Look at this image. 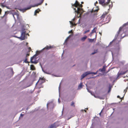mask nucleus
I'll return each mask as SVG.
<instances>
[{"label": "nucleus", "mask_w": 128, "mask_h": 128, "mask_svg": "<svg viewBox=\"0 0 128 128\" xmlns=\"http://www.w3.org/2000/svg\"><path fill=\"white\" fill-rule=\"evenodd\" d=\"M26 33L25 30L23 28H22L21 30V36L20 38L22 40H24L25 39Z\"/></svg>", "instance_id": "1"}, {"label": "nucleus", "mask_w": 128, "mask_h": 128, "mask_svg": "<svg viewBox=\"0 0 128 128\" xmlns=\"http://www.w3.org/2000/svg\"><path fill=\"white\" fill-rule=\"evenodd\" d=\"M38 54H36L34 55L31 58L30 62L32 63L36 64L38 63V62L36 60V56L38 55Z\"/></svg>", "instance_id": "2"}, {"label": "nucleus", "mask_w": 128, "mask_h": 128, "mask_svg": "<svg viewBox=\"0 0 128 128\" xmlns=\"http://www.w3.org/2000/svg\"><path fill=\"white\" fill-rule=\"evenodd\" d=\"M97 72L98 71H97L96 72H85L84 74H83L82 76V78H81V79L82 80L86 76L89 74H97Z\"/></svg>", "instance_id": "3"}, {"label": "nucleus", "mask_w": 128, "mask_h": 128, "mask_svg": "<svg viewBox=\"0 0 128 128\" xmlns=\"http://www.w3.org/2000/svg\"><path fill=\"white\" fill-rule=\"evenodd\" d=\"M72 6H74L75 7H77L78 6H79L80 8H81L82 6V5L81 4H80L79 2L77 1L76 0L75 2V3L74 4H72Z\"/></svg>", "instance_id": "4"}, {"label": "nucleus", "mask_w": 128, "mask_h": 128, "mask_svg": "<svg viewBox=\"0 0 128 128\" xmlns=\"http://www.w3.org/2000/svg\"><path fill=\"white\" fill-rule=\"evenodd\" d=\"M99 3L102 6H105L107 5V3L105 2L106 0H98Z\"/></svg>", "instance_id": "5"}, {"label": "nucleus", "mask_w": 128, "mask_h": 128, "mask_svg": "<svg viewBox=\"0 0 128 128\" xmlns=\"http://www.w3.org/2000/svg\"><path fill=\"white\" fill-rule=\"evenodd\" d=\"M77 9L76 10L75 8H74V10H75V12H76L78 14H80V11L81 10H82V9L80 8L79 7H76Z\"/></svg>", "instance_id": "6"}, {"label": "nucleus", "mask_w": 128, "mask_h": 128, "mask_svg": "<svg viewBox=\"0 0 128 128\" xmlns=\"http://www.w3.org/2000/svg\"><path fill=\"white\" fill-rule=\"evenodd\" d=\"M44 82V81L43 79V78H40L39 80L37 82L36 84V85H37L38 83L40 82V84Z\"/></svg>", "instance_id": "7"}, {"label": "nucleus", "mask_w": 128, "mask_h": 128, "mask_svg": "<svg viewBox=\"0 0 128 128\" xmlns=\"http://www.w3.org/2000/svg\"><path fill=\"white\" fill-rule=\"evenodd\" d=\"M53 48V47L51 46H47L46 47L43 49V50L46 49L47 50H48L52 48Z\"/></svg>", "instance_id": "8"}, {"label": "nucleus", "mask_w": 128, "mask_h": 128, "mask_svg": "<svg viewBox=\"0 0 128 128\" xmlns=\"http://www.w3.org/2000/svg\"><path fill=\"white\" fill-rule=\"evenodd\" d=\"M127 70H126L125 72L122 71L120 72V73L118 74V76H119L120 75H124L127 72Z\"/></svg>", "instance_id": "9"}, {"label": "nucleus", "mask_w": 128, "mask_h": 128, "mask_svg": "<svg viewBox=\"0 0 128 128\" xmlns=\"http://www.w3.org/2000/svg\"><path fill=\"white\" fill-rule=\"evenodd\" d=\"M108 12H105L101 16V18L102 19L104 18L105 16L107 15L108 14Z\"/></svg>", "instance_id": "10"}, {"label": "nucleus", "mask_w": 128, "mask_h": 128, "mask_svg": "<svg viewBox=\"0 0 128 128\" xmlns=\"http://www.w3.org/2000/svg\"><path fill=\"white\" fill-rule=\"evenodd\" d=\"M40 11V9H38L37 10H35V12H34V15L36 16V14L37 13H39V12Z\"/></svg>", "instance_id": "11"}, {"label": "nucleus", "mask_w": 128, "mask_h": 128, "mask_svg": "<svg viewBox=\"0 0 128 128\" xmlns=\"http://www.w3.org/2000/svg\"><path fill=\"white\" fill-rule=\"evenodd\" d=\"M87 36H84V37L82 38L81 39V40L82 41H84L87 38Z\"/></svg>", "instance_id": "12"}, {"label": "nucleus", "mask_w": 128, "mask_h": 128, "mask_svg": "<svg viewBox=\"0 0 128 128\" xmlns=\"http://www.w3.org/2000/svg\"><path fill=\"white\" fill-rule=\"evenodd\" d=\"M31 8V7L29 6L27 8H25L24 9H22L21 10H24L26 11L30 9V8Z\"/></svg>", "instance_id": "13"}, {"label": "nucleus", "mask_w": 128, "mask_h": 128, "mask_svg": "<svg viewBox=\"0 0 128 128\" xmlns=\"http://www.w3.org/2000/svg\"><path fill=\"white\" fill-rule=\"evenodd\" d=\"M30 68L32 70H34L35 69L34 66L33 65H31L30 66Z\"/></svg>", "instance_id": "14"}, {"label": "nucleus", "mask_w": 128, "mask_h": 128, "mask_svg": "<svg viewBox=\"0 0 128 128\" xmlns=\"http://www.w3.org/2000/svg\"><path fill=\"white\" fill-rule=\"evenodd\" d=\"M82 82L80 83L78 86V88H82Z\"/></svg>", "instance_id": "15"}, {"label": "nucleus", "mask_w": 128, "mask_h": 128, "mask_svg": "<svg viewBox=\"0 0 128 128\" xmlns=\"http://www.w3.org/2000/svg\"><path fill=\"white\" fill-rule=\"evenodd\" d=\"M98 9H96V10H94V9H92L91 11V12H97L98 11Z\"/></svg>", "instance_id": "16"}, {"label": "nucleus", "mask_w": 128, "mask_h": 128, "mask_svg": "<svg viewBox=\"0 0 128 128\" xmlns=\"http://www.w3.org/2000/svg\"><path fill=\"white\" fill-rule=\"evenodd\" d=\"M101 71L102 72H104L105 71V68L104 66L102 68L100 69Z\"/></svg>", "instance_id": "17"}, {"label": "nucleus", "mask_w": 128, "mask_h": 128, "mask_svg": "<svg viewBox=\"0 0 128 128\" xmlns=\"http://www.w3.org/2000/svg\"><path fill=\"white\" fill-rule=\"evenodd\" d=\"M43 2V1H42L41 3L35 4L34 6H37L39 5H41L42 3ZM33 7H34V6H33Z\"/></svg>", "instance_id": "18"}, {"label": "nucleus", "mask_w": 128, "mask_h": 128, "mask_svg": "<svg viewBox=\"0 0 128 128\" xmlns=\"http://www.w3.org/2000/svg\"><path fill=\"white\" fill-rule=\"evenodd\" d=\"M75 103L74 102H71V103L70 104V106H72L73 107L75 106Z\"/></svg>", "instance_id": "19"}, {"label": "nucleus", "mask_w": 128, "mask_h": 128, "mask_svg": "<svg viewBox=\"0 0 128 128\" xmlns=\"http://www.w3.org/2000/svg\"><path fill=\"white\" fill-rule=\"evenodd\" d=\"M56 127L54 126V124H52L49 127V128H56Z\"/></svg>", "instance_id": "20"}, {"label": "nucleus", "mask_w": 128, "mask_h": 128, "mask_svg": "<svg viewBox=\"0 0 128 128\" xmlns=\"http://www.w3.org/2000/svg\"><path fill=\"white\" fill-rule=\"evenodd\" d=\"M97 50H94V52L92 53L91 54L93 55V54H95L97 53Z\"/></svg>", "instance_id": "21"}, {"label": "nucleus", "mask_w": 128, "mask_h": 128, "mask_svg": "<svg viewBox=\"0 0 128 128\" xmlns=\"http://www.w3.org/2000/svg\"><path fill=\"white\" fill-rule=\"evenodd\" d=\"M88 40H89V42H93L94 40V39H88Z\"/></svg>", "instance_id": "22"}, {"label": "nucleus", "mask_w": 128, "mask_h": 128, "mask_svg": "<svg viewBox=\"0 0 128 128\" xmlns=\"http://www.w3.org/2000/svg\"><path fill=\"white\" fill-rule=\"evenodd\" d=\"M70 23L72 25V26H74L75 25H76L75 24L73 23L72 22L70 21Z\"/></svg>", "instance_id": "23"}, {"label": "nucleus", "mask_w": 128, "mask_h": 128, "mask_svg": "<svg viewBox=\"0 0 128 128\" xmlns=\"http://www.w3.org/2000/svg\"><path fill=\"white\" fill-rule=\"evenodd\" d=\"M128 89V86L126 87V89L124 90V92H125V94L126 93V92H127Z\"/></svg>", "instance_id": "24"}, {"label": "nucleus", "mask_w": 128, "mask_h": 128, "mask_svg": "<svg viewBox=\"0 0 128 128\" xmlns=\"http://www.w3.org/2000/svg\"><path fill=\"white\" fill-rule=\"evenodd\" d=\"M89 31H90L89 30H87L86 31L84 32V34H85L87 32H89Z\"/></svg>", "instance_id": "25"}, {"label": "nucleus", "mask_w": 128, "mask_h": 128, "mask_svg": "<svg viewBox=\"0 0 128 128\" xmlns=\"http://www.w3.org/2000/svg\"><path fill=\"white\" fill-rule=\"evenodd\" d=\"M69 38V37H68L66 39L65 41V42L66 43L67 42Z\"/></svg>", "instance_id": "26"}, {"label": "nucleus", "mask_w": 128, "mask_h": 128, "mask_svg": "<svg viewBox=\"0 0 128 128\" xmlns=\"http://www.w3.org/2000/svg\"><path fill=\"white\" fill-rule=\"evenodd\" d=\"M94 29L95 28H94V29L92 30V32L90 33L91 34L96 32L94 30Z\"/></svg>", "instance_id": "27"}, {"label": "nucleus", "mask_w": 128, "mask_h": 128, "mask_svg": "<svg viewBox=\"0 0 128 128\" xmlns=\"http://www.w3.org/2000/svg\"><path fill=\"white\" fill-rule=\"evenodd\" d=\"M110 0H107V2H106V3H107V5L109 3Z\"/></svg>", "instance_id": "28"}, {"label": "nucleus", "mask_w": 128, "mask_h": 128, "mask_svg": "<svg viewBox=\"0 0 128 128\" xmlns=\"http://www.w3.org/2000/svg\"><path fill=\"white\" fill-rule=\"evenodd\" d=\"M24 62L25 63H28V62H27V59L26 58L25 60H24Z\"/></svg>", "instance_id": "29"}, {"label": "nucleus", "mask_w": 128, "mask_h": 128, "mask_svg": "<svg viewBox=\"0 0 128 128\" xmlns=\"http://www.w3.org/2000/svg\"><path fill=\"white\" fill-rule=\"evenodd\" d=\"M8 13V12H5V14L7 15Z\"/></svg>", "instance_id": "30"}, {"label": "nucleus", "mask_w": 128, "mask_h": 128, "mask_svg": "<svg viewBox=\"0 0 128 128\" xmlns=\"http://www.w3.org/2000/svg\"><path fill=\"white\" fill-rule=\"evenodd\" d=\"M28 50H29V52H30L31 50V48L30 47H29L28 48Z\"/></svg>", "instance_id": "31"}, {"label": "nucleus", "mask_w": 128, "mask_h": 128, "mask_svg": "<svg viewBox=\"0 0 128 128\" xmlns=\"http://www.w3.org/2000/svg\"><path fill=\"white\" fill-rule=\"evenodd\" d=\"M84 111L85 112H86V110H81V111H82L83 112H84Z\"/></svg>", "instance_id": "32"}, {"label": "nucleus", "mask_w": 128, "mask_h": 128, "mask_svg": "<svg viewBox=\"0 0 128 128\" xmlns=\"http://www.w3.org/2000/svg\"><path fill=\"white\" fill-rule=\"evenodd\" d=\"M72 30H71L70 31H69V32H68V33H72Z\"/></svg>", "instance_id": "33"}, {"label": "nucleus", "mask_w": 128, "mask_h": 128, "mask_svg": "<svg viewBox=\"0 0 128 128\" xmlns=\"http://www.w3.org/2000/svg\"><path fill=\"white\" fill-rule=\"evenodd\" d=\"M30 55L29 54H26V56H29Z\"/></svg>", "instance_id": "34"}, {"label": "nucleus", "mask_w": 128, "mask_h": 128, "mask_svg": "<svg viewBox=\"0 0 128 128\" xmlns=\"http://www.w3.org/2000/svg\"><path fill=\"white\" fill-rule=\"evenodd\" d=\"M98 2L97 1H96L95 3V4L96 5V4H98Z\"/></svg>", "instance_id": "35"}, {"label": "nucleus", "mask_w": 128, "mask_h": 128, "mask_svg": "<svg viewBox=\"0 0 128 128\" xmlns=\"http://www.w3.org/2000/svg\"><path fill=\"white\" fill-rule=\"evenodd\" d=\"M117 97L118 98H120V97L119 96H117Z\"/></svg>", "instance_id": "36"}, {"label": "nucleus", "mask_w": 128, "mask_h": 128, "mask_svg": "<svg viewBox=\"0 0 128 128\" xmlns=\"http://www.w3.org/2000/svg\"><path fill=\"white\" fill-rule=\"evenodd\" d=\"M102 112V111H101V112H100V113H99V115H100V116H101V112Z\"/></svg>", "instance_id": "37"}, {"label": "nucleus", "mask_w": 128, "mask_h": 128, "mask_svg": "<svg viewBox=\"0 0 128 128\" xmlns=\"http://www.w3.org/2000/svg\"><path fill=\"white\" fill-rule=\"evenodd\" d=\"M110 88L109 89V90L108 91V92H109L110 91Z\"/></svg>", "instance_id": "38"}, {"label": "nucleus", "mask_w": 128, "mask_h": 128, "mask_svg": "<svg viewBox=\"0 0 128 128\" xmlns=\"http://www.w3.org/2000/svg\"><path fill=\"white\" fill-rule=\"evenodd\" d=\"M1 11H2L1 9V8H0V13H1Z\"/></svg>", "instance_id": "39"}, {"label": "nucleus", "mask_w": 128, "mask_h": 128, "mask_svg": "<svg viewBox=\"0 0 128 128\" xmlns=\"http://www.w3.org/2000/svg\"><path fill=\"white\" fill-rule=\"evenodd\" d=\"M13 17H14V18H15V17H14V15H13Z\"/></svg>", "instance_id": "40"}, {"label": "nucleus", "mask_w": 128, "mask_h": 128, "mask_svg": "<svg viewBox=\"0 0 128 128\" xmlns=\"http://www.w3.org/2000/svg\"><path fill=\"white\" fill-rule=\"evenodd\" d=\"M45 5H47V3H46V4H45Z\"/></svg>", "instance_id": "41"}, {"label": "nucleus", "mask_w": 128, "mask_h": 128, "mask_svg": "<svg viewBox=\"0 0 128 128\" xmlns=\"http://www.w3.org/2000/svg\"><path fill=\"white\" fill-rule=\"evenodd\" d=\"M88 90V91L90 92V93L91 92H90V91H89Z\"/></svg>", "instance_id": "42"}, {"label": "nucleus", "mask_w": 128, "mask_h": 128, "mask_svg": "<svg viewBox=\"0 0 128 128\" xmlns=\"http://www.w3.org/2000/svg\"><path fill=\"white\" fill-rule=\"evenodd\" d=\"M82 4H83V2H82Z\"/></svg>", "instance_id": "43"}, {"label": "nucleus", "mask_w": 128, "mask_h": 128, "mask_svg": "<svg viewBox=\"0 0 128 128\" xmlns=\"http://www.w3.org/2000/svg\"><path fill=\"white\" fill-rule=\"evenodd\" d=\"M21 115H22V114H21Z\"/></svg>", "instance_id": "44"}]
</instances>
